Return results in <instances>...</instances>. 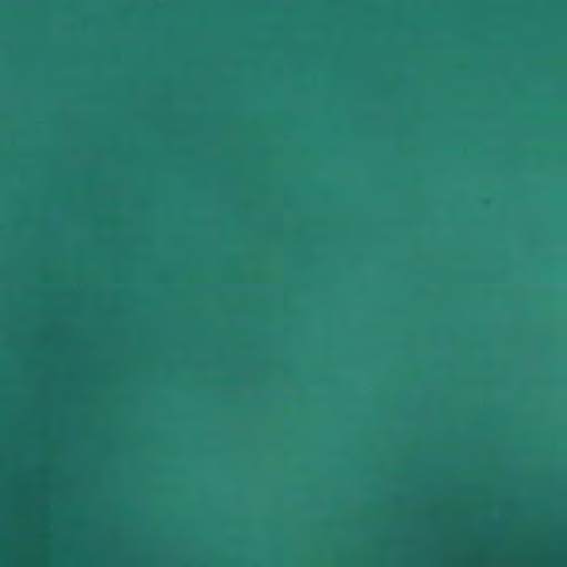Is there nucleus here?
<instances>
[{
  "label": "nucleus",
  "mask_w": 567,
  "mask_h": 567,
  "mask_svg": "<svg viewBox=\"0 0 567 567\" xmlns=\"http://www.w3.org/2000/svg\"><path fill=\"white\" fill-rule=\"evenodd\" d=\"M285 349L286 350L288 349V337L287 336L285 337Z\"/></svg>",
  "instance_id": "1"
},
{
  "label": "nucleus",
  "mask_w": 567,
  "mask_h": 567,
  "mask_svg": "<svg viewBox=\"0 0 567 567\" xmlns=\"http://www.w3.org/2000/svg\"><path fill=\"white\" fill-rule=\"evenodd\" d=\"M285 349L286 350L288 349V337L287 336L285 337Z\"/></svg>",
  "instance_id": "2"
},
{
  "label": "nucleus",
  "mask_w": 567,
  "mask_h": 567,
  "mask_svg": "<svg viewBox=\"0 0 567 567\" xmlns=\"http://www.w3.org/2000/svg\"><path fill=\"white\" fill-rule=\"evenodd\" d=\"M285 349L286 350L288 349V337L287 336L285 337Z\"/></svg>",
  "instance_id": "3"
},
{
  "label": "nucleus",
  "mask_w": 567,
  "mask_h": 567,
  "mask_svg": "<svg viewBox=\"0 0 567 567\" xmlns=\"http://www.w3.org/2000/svg\"><path fill=\"white\" fill-rule=\"evenodd\" d=\"M285 349L286 350L288 349V337L287 336L285 337Z\"/></svg>",
  "instance_id": "4"
},
{
  "label": "nucleus",
  "mask_w": 567,
  "mask_h": 567,
  "mask_svg": "<svg viewBox=\"0 0 567 567\" xmlns=\"http://www.w3.org/2000/svg\"><path fill=\"white\" fill-rule=\"evenodd\" d=\"M285 349L286 350L288 349V337L287 336L285 337Z\"/></svg>",
  "instance_id": "5"
},
{
  "label": "nucleus",
  "mask_w": 567,
  "mask_h": 567,
  "mask_svg": "<svg viewBox=\"0 0 567 567\" xmlns=\"http://www.w3.org/2000/svg\"><path fill=\"white\" fill-rule=\"evenodd\" d=\"M285 296H288V286H285Z\"/></svg>",
  "instance_id": "6"
},
{
  "label": "nucleus",
  "mask_w": 567,
  "mask_h": 567,
  "mask_svg": "<svg viewBox=\"0 0 567 567\" xmlns=\"http://www.w3.org/2000/svg\"><path fill=\"white\" fill-rule=\"evenodd\" d=\"M285 296H288V286H285Z\"/></svg>",
  "instance_id": "7"
},
{
  "label": "nucleus",
  "mask_w": 567,
  "mask_h": 567,
  "mask_svg": "<svg viewBox=\"0 0 567 567\" xmlns=\"http://www.w3.org/2000/svg\"><path fill=\"white\" fill-rule=\"evenodd\" d=\"M285 296H288V286H285Z\"/></svg>",
  "instance_id": "8"
},
{
  "label": "nucleus",
  "mask_w": 567,
  "mask_h": 567,
  "mask_svg": "<svg viewBox=\"0 0 567 567\" xmlns=\"http://www.w3.org/2000/svg\"><path fill=\"white\" fill-rule=\"evenodd\" d=\"M285 296H288V286H285Z\"/></svg>",
  "instance_id": "9"
},
{
  "label": "nucleus",
  "mask_w": 567,
  "mask_h": 567,
  "mask_svg": "<svg viewBox=\"0 0 567 567\" xmlns=\"http://www.w3.org/2000/svg\"><path fill=\"white\" fill-rule=\"evenodd\" d=\"M285 174H288V166H285Z\"/></svg>",
  "instance_id": "10"
},
{
  "label": "nucleus",
  "mask_w": 567,
  "mask_h": 567,
  "mask_svg": "<svg viewBox=\"0 0 567 567\" xmlns=\"http://www.w3.org/2000/svg\"><path fill=\"white\" fill-rule=\"evenodd\" d=\"M285 174H288V166H285Z\"/></svg>",
  "instance_id": "11"
},
{
  "label": "nucleus",
  "mask_w": 567,
  "mask_h": 567,
  "mask_svg": "<svg viewBox=\"0 0 567 567\" xmlns=\"http://www.w3.org/2000/svg\"><path fill=\"white\" fill-rule=\"evenodd\" d=\"M285 174H288V166H285Z\"/></svg>",
  "instance_id": "12"
},
{
  "label": "nucleus",
  "mask_w": 567,
  "mask_h": 567,
  "mask_svg": "<svg viewBox=\"0 0 567 567\" xmlns=\"http://www.w3.org/2000/svg\"><path fill=\"white\" fill-rule=\"evenodd\" d=\"M285 14H286V16L288 14V11H287V10L285 11Z\"/></svg>",
  "instance_id": "13"
},
{
  "label": "nucleus",
  "mask_w": 567,
  "mask_h": 567,
  "mask_svg": "<svg viewBox=\"0 0 567 567\" xmlns=\"http://www.w3.org/2000/svg\"><path fill=\"white\" fill-rule=\"evenodd\" d=\"M285 121H286V122L288 121V117H287V116L285 117Z\"/></svg>",
  "instance_id": "14"
},
{
  "label": "nucleus",
  "mask_w": 567,
  "mask_h": 567,
  "mask_svg": "<svg viewBox=\"0 0 567 567\" xmlns=\"http://www.w3.org/2000/svg\"><path fill=\"white\" fill-rule=\"evenodd\" d=\"M285 196H286V197L288 196V193H287V192L285 193Z\"/></svg>",
  "instance_id": "15"
},
{
  "label": "nucleus",
  "mask_w": 567,
  "mask_h": 567,
  "mask_svg": "<svg viewBox=\"0 0 567 567\" xmlns=\"http://www.w3.org/2000/svg\"><path fill=\"white\" fill-rule=\"evenodd\" d=\"M285 544H286V545L288 544V540H287V539L285 540Z\"/></svg>",
  "instance_id": "16"
}]
</instances>
